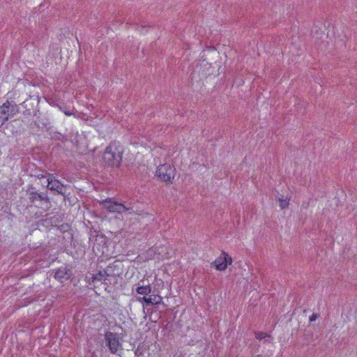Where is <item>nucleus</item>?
Returning a JSON list of instances; mask_svg holds the SVG:
<instances>
[{
	"instance_id": "15",
	"label": "nucleus",
	"mask_w": 357,
	"mask_h": 357,
	"mask_svg": "<svg viewBox=\"0 0 357 357\" xmlns=\"http://www.w3.org/2000/svg\"><path fill=\"white\" fill-rule=\"evenodd\" d=\"M47 185H49V181H58L57 179L55 178L54 176L52 174H47Z\"/></svg>"
},
{
	"instance_id": "12",
	"label": "nucleus",
	"mask_w": 357,
	"mask_h": 357,
	"mask_svg": "<svg viewBox=\"0 0 357 357\" xmlns=\"http://www.w3.org/2000/svg\"><path fill=\"white\" fill-rule=\"evenodd\" d=\"M151 290V289L149 284L139 286L136 288V292L141 295H148L150 294Z\"/></svg>"
},
{
	"instance_id": "13",
	"label": "nucleus",
	"mask_w": 357,
	"mask_h": 357,
	"mask_svg": "<svg viewBox=\"0 0 357 357\" xmlns=\"http://www.w3.org/2000/svg\"><path fill=\"white\" fill-rule=\"evenodd\" d=\"M279 206L281 209H285L289 207V198H284V196H281L278 197Z\"/></svg>"
},
{
	"instance_id": "7",
	"label": "nucleus",
	"mask_w": 357,
	"mask_h": 357,
	"mask_svg": "<svg viewBox=\"0 0 357 357\" xmlns=\"http://www.w3.org/2000/svg\"><path fill=\"white\" fill-rule=\"evenodd\" d=\"M105 340L109 350L111 353L115 354L121 349V344L118 335L113 332H107L105 334Z\"/></svg>"
},
{
	"instance_id": "9",
	"label": "nucleus",
	"mask_w": 357,
	"mask_h": 357,
	"mask_svg": "<svg viewBox=\"0 0 357 357\" xmlns=\"http://www.w3.org/2000/svg\"><path fill=\"white\" fill-rule=\"evenodd\" d=\"M54 277L59 281L63 282L64 280H67L70 278V271L66 266H61L56 270Z\"/></svg>"
},
{
	"instance_id": "1",
	"label": "nucleus",
	"mask_w": 357,
	"mask_h": 357,
	"mask_svg": "<svg viewBox=\"0 0 357 357\" xmlns=\"http://www.w3.org/2000/svg\"><path fill=\"white\" fill-rule=\"evenodd\" d=\"M123 153V149L120 142H112L105 150L103 161L108 167L118 168L121 164Z\"/></svg>"
},
{
	"instance_id": "5",
	"label": "nucleus",
	"mask_w": 357,
	"mask_h": 357,
	"mask_svg": "<svg viewBox=\"0 0 357 357\" xmlns=\"http://www.w3.org/2000/svg\"><path fill=\"white\" fill-rule=\"evenodd\" d=\"M233 262L232 257L225 252H222L220 255L215 258L214 261L211 263V266L215 268L216 271H224L227 266L231 265Z\"/></svg>"
},
{
	"instance_id": "10",
	"label": "nucleus",
	"mask_w": 357,
	"mask_h": 357,
	"mask_svg": "<svg viewBox=\"0 0 357 357\" xmlns=\"http://www.w3.org/2000/svg\"><path fill=\"white\" fill-rule=\"evenodd\" d=\"M139 301L146 304L156 305L162 303V297L159 295H151L149 297L144 296Z\"/></svg>"
},
{
	"instance_id": "14",
	"label": "nucleus",
	"mask_w": 357,
	"mask_h": 357,
	"mask_svg": "<svg viewBox=\"0 0 357 357\" xmlns=\"http://www.w3.org/2000/svg\"><path fill=\"white\" fill-rule=\"evenodd\" d=\"M255 338L261 340L263 339L266 338L267 337H269L266 333L265 332H255Z\"/></svg>"
},
{
	"instance_id": "6",
	"label": "nucleus",
	"mask_w": 357,
	"mask_h": 357,
	"mask_svg": "<svg viewBox=\"0 0 357 357\" xmlns=\"http://www.w3.org/2000/svg\"><path fill=\"white\" fill-rule=\"evenodd\" d=\"M28 199L31 204H36L37 202H45L47 204H50V198L47 192H38L36 188L33 185H29L26 190Z\"/></svg>"
},
{
	"instance_id": "4",
	"label": "nucleus",
	"mask_w": 357,
	"mask_h": 357,
	"mask_svg": "<svg viewBox=\"0 0 357 357\" xmlns=\"http://www.w3.org/2000/svg\"><path fill=\"white\" fill-rule=\"evenodd\" d=\"M176 169L174 166L169 164H164L159 166L155 172V176L161 181L167 183H172V180L174 178Z\"/></svg>"
},
{
	"instance_id": "17",
	"label": "nucleus",
	"mask_w": 357,
	"mask_h": 357,
	"mask_svg": "<svg viewBox=\"0 0 357 357\" xmlns=\"http://www.w3.org/2000/svg\"><path fill=\"white\" fill-rule=\"evenodd\" d=\"M46 175H47V172H43V173H41V174H36V177H37L38 178H43L47 176Z\"/></svg>"
},
{
	"instance_id": "16",
	"label": "nucleus",
	"mask_w": 357,
	"mask_h": 357,
	"mask_svg": "<svg viewBox=\"0 0 357 357\" xmlns=\"http://www.w3.org/2000/svg\"><path fill=\"white\" fill-rule=\"evenodd\" d=\"M319 317V314H313L312 315L310 316L309 317V321H314V320H316L317 318Z\"/></svg>"
},
{
	"instance_id": "3",
	"label": "nucleus",
	"mask_w": 357,
	"mask_h": 357,
	"mask_svg": "<svg viewBox=\"0 0 357 357\" xmlns=\"http://www.w3.org/2000/svg\"><path fill=\"white\" fill-rule=\"evenodd\" d=\"M19 112V107L13 101L6 100L0 106V127L8 121L9 117H12Z\"/></svg>"
},
{
	"instance_id": "18",
	"label": "nucleus",
	"mask_w": 357,
	"mask_h": 357,
	"mask_svg": "<svg viewBox=\"0 0 357 357\" xmlns=\"http://www.w3.org/2000/svg\"><path fill=\"white\" fill-rule=\"evenodd\" d=\"M60 109L64 112V114L66 116H71L73 114V113L68 109H63L61 107H60Z\"/></svg>"
},
{
	"instance_id": "11",
	"label": "nucleus",
	"mask_w": 357,
	"mask_h": 357,
	"mask_svg": "<svg viewBox=\"0 0 357 357\" xmlns=\"http://www.w3.org/2000/svg\"><path fill=\"white\" fill-rule=\"evenodd\" d=\"M107 271H100L97 273H96L93 277V283H96V282H102L106 283V280H107V277L109 276L107 273Z\"/></svg>"
},
{
	"instance_id": "2",
	"label": "nucleus",
	"mask_w": 357,
	"mask_h": 357,
	"mask_svg": "<svg viewBox=\"0 0 357 357\" xmlns=\"http://www.w3.org/2000/svg\"><path fill=\"white\" fill-rule=\"evenodd\" d=\"M100 204L109 213H117L122 214L126 211L132 210L131 204H126V203L118 202L114 198H107L102 200Z\"/></svg>"
},
{
	"instance_id": "8",
	"label": "nucleus",
	"mask_w": 357,
	"mask_h": 357,
	"mask_svg": "<svg viewBox=\"0 0 357 357\" xmlns=\"http://www.w3.org/2000/svg\"><path fill=\"white\" fill-rule=\"evenodd\" d=\"M47 188L51 191H55L57 194L65 195V185L59 180L54 181H49V185H47Z\"/></svg>"
}]
</instances>
